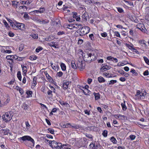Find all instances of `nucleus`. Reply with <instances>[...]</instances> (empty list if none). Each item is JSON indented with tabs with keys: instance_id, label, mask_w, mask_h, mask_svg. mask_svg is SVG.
<instances>
[{
	"instance_id": "f257e3e1",
	"label": "nucleus",
	"mask_w": 149,
	"mask_h": 149,
	"mask_svg": "<svg viewBox=\"0 0 149 149\" xmlns=\"http://www.w3.org/2000/svg\"><path fill=\"white\" fill-rule=\"evenodd\" d=\"M10 25L14 29H19L22 31H24L25 29V25L24 24L17 22L11 23Z\"/></svg>"
},
{
	"instance_id": "f03ea898",
	"label": "nucleus",
	"mask_w": 149,
	"mask_h": 149,
	"mask_svg": "<svg viewBox=\"0 0 149 149\" xmlns=\"http://www.w3.org/2000/svg\"><path fill=\"white\" fill-rule=\"evenodd\" d=\"M50 145L52 148H56L58 149H61L64 146V145H62L61 143H57L54 140L51 141V143H50Z\"/></svg>"
},
{
	"instance_id": "7ed1b4c3",
	"label": "nucleus",
	"mask_w": 149,
	"mask_h": 149,
	"mask_svg": "<svg viewBox=\"0 0 149 149\" xmlns=\"http://www.w3.org/2000/svg\"><path fill=\"white\" fill-rule=\"evenodd\" d=\"M87 56H88L85 57L84 56V58L88 62L94 61L97 58V56H95L94 54H92L91 53L88 54Z\"/></svg>"
},
{
	"instance_id": "20e7f679",
	"label": "nucleus",
	"mask_w": 149,
	"mask_h": 149,
	"mask_svg": "<svg viewBox=\"0 0 149 149\" xmlns=\"http://www.w3.org/2000/svg\"><path fill=\"white\" fill-rule=\"evenodd\" d=\"M90 28L87 26L82 27L79 30V34L81 36H83L85 35L89 32L90 31Z\"/></svg>"
},
{
	"instance_id": "39448f33",
	"label": "nucleus",
	"mask_w": 149,
	"mask_h": 149,
	"mask_svg": "<svg viewBox=\"0 0 149 149\" xmlns=\"http://www.w3.org/2000/svg\"><path fill=\"white\" fill-rule=\"evenodd\" d=\"M12 116L10 113L8 112L5 113L2 116V119L6 122L10 121L12 118Z\"/></svg>"
},
{
	"instance_id": "423d86ee",
	"label": "nucleus",
	"mask_w": 149,
	"mask_h": 149,
	"mask_svg": "<svg viewBox=\"0 0 149 149\" xmlns=\"http://www.w3.org/2000/svg\"><path fill=\"white\" fill-rule=\"evenodd\" d=\"M19 140H22L23 141L27 140L30 141L32 142L33 144V146H34L35 144V141L31 137L28 136H25L22 137H20L19 138Z\"/></svg>"
},
{
	"instance_id": "0eeeda50",
	"label": "nucleus",
	"mask_w": 149,
	"mask_h": 149,
	"mask_svg": "<svg viewBox=\"0 0 149 149\" xmlns=\"http://www.w3.org/2000/svg\"><path fill=\"white\" fill-rule=\"evenodd\" d=\"M146 95V92L144 91L143 92L141 93L140 91L138 90L136 92V96H137L138 98L140 99H143L145 97V96Z\"/></svg>"
},
{
	"instance_id": "6e6552de",
	"label": "nucleus",
	"mask_w": 149,
	"mask_h": 149,
	"mask_svg": "<svg viewBox=\"0 0 149 149\" xmlns=\"http://www.w3.org/2000/svg\"><path fill=\"white\" fill-rule=\"evenodd\" d=\"M77 68L80 70H82L85 68V63L84 61L79 60L77 63Z\"/></svg>"
},
{
	"instance_id": "1a4fd4ad",
	"label": "nucleus",
	"mask_w": 149,
	"mask_h": 149,
	"mask_svg": "<svg viewBox=\"0 0 149 149\" xmlns=\"http://www.w3.org/2000/svg\"><path fill=\"white\" fill-rule=\"evenodd\" d=\"M139 44L143 47V49H146L147 48L146 41L143 40H139Z\"/></svg>"
},
{
	"instance_id": "9d476101",
	"label": "nucleus",
	"mask_w": 149,
	"mask_h": 149,
	"mask_svg": "<svg viewBox=\"0 0 149 149\" xmlns=\"http://www.w3.org/2000/svg\"><path fill=\"white\" fill-rule=\"evenodd\" d=\"M6 58L7 60H12L13 59H15V60L17 59V57L16 56L8 55L6 56Z\"/></svg>"
},
{
	"instance_id": "9b49d317",
	"label": "nucleus",
	"mask_w": 149,
	"mask_h": 149,
	"mask_svg": "<svg viewBox=\"0 0 149 149\" xmlns=\"http://www.w3.org/2000/svg\"><path fill=\"white\" fill-rule=\"evenodd\" d=\"M10 99L8 97H7V98L6 99V100L4 102V99L2 100V103H1V107H3L5 105L7 104L8 102L10 101Z\"/></svg>"
},
{
	"instance_id": "f8f14e48",
	"label": "nucleus",
	"mask_w": 149,
	"mask_h": 149,
	"mask_svg": "<svg viewBox=\"0 0 149 149\" xmlns=\"http://www.w3.org/2000/svg\"><path fill=\"white\" fill-rule=\"evenodd\" d=\"M137 28L142 31H143L146 29L143 24H139L137 26Z\"/></svg>"
},
{
	"instance_id": "ddd939ff",
	"label": "nucleus",
	"mask_w": 149,
	"mask_h": 149,
	"mask_svg": "<svg viewBox=\"0 0 149 149\" xmlns=\"http://www.w3.org/2000/svg\"><path fill=\"white\" fill-rule=\"evenodd\" d=\"M102 65V68L101 69V70L102 72L109 69V66L107 65L103 64Z\"/></svg>"
},
{
	"instance_id": "4468645a",
	"label": "nucleus",
	"mask_w": 149,
	"mask_h": 149,
	"mask_svg": "<svg viewBox=\"0 0 149 149\" xmlns=\"http://www.w3.org/2000/svg\"><path fill=\"white\" fill-rule=\"evenodd\" d=\"M88 16V13L85 12L82 15L81 17L82 18L84 19V21H86L87 20V18Z\"/></svg>"
},
{
	"instance_id": "2eb2a0df",
	"label": "nucleus",
	"mask_w": 149,
	"mask_h": 149,
	"mask_svg": "<svg viewBox=\"0 0 149 149\" xmlns=\"http://www.w3.org/2000/svg\"><path fill=\"white\" fill-rule=\"evenodd\" d=\"M70 82L68 81L64 82L63 83V88L64 89H67L68 87Z\"/></svg>"
},
{
	"instance_id": "dca6fc26",
	"label": "nucleus",
	"mask_w": 149,
	"mask_h": 149,
	"mask_svg": "<svg viewBox=\"0 0 149 149\" xmlns=\"http://www.w3.org/2000/svg\"><path fill=\"white\" fill-rule=\"evenodd\" d=\"M83 92L86 95H89L90 94L91 91L88 89H85L82 90Z\"/></svg>"
},
{
	"instance_id": "f3484780",
	"label": "nucleus",
	"mask_w": 149,
	"mask_h": 149,
	"mask_svg": "<svg viewBox=\"0 0 149 149\" xmlns=\"http://www.w3.org/2000/svg\"><path fill=\"white\" fill-rule=\"evenodd\" d=\"M93 95H94L95 97V100H97L99 99L100 98V93H95L94 92L93 93Z\"/></svg>"
},
{
	"instance_id": "a211bd4d",
	"label": "nucleus",
	"mask_w": 149,
	"mask_h": 149,
	"mask_svg": "<svg viewBox=\"0 0 149 149\" xmlns=\"http://www.w3.org/2000/svg\"><path fill=\"white\" fill-rule=\"evenodd\" d=\"M49 21L47 19H41L40 21V23L42 24H45L49 23Z\"/></svg>"
},
{
	"instance_id": "6ab92c4d",
	"label": "nucleus",
	"mask_w": 149,
	"mask_h": 149,
	"mask_svg": "<svg viewBox=\"0 0 149 149\" xmlns=\"http://www.w3.org/2000/svg\"><path fill=\"white\" fill-rule=\"evenodd\" d=\"M74 26H75L74 28L76 29H79V30H78V31H79L82 27V25L80 24H74Z\"/></svg>"
},
{
	"instance_id": "aec40b11",
	"label": "nucleus",
	"mask_w": 149,
	"mask_h": 149,
	"mask_svg": "<svg viewBox=\"0 0 149 149\" xmlns=\"http://www.w3.org/2000/svg\"><path fill=\"white\" fill-rule=\"evenodd\" d=\"M21 67L22 69V71L24 74H25L27 71V68L24 65H22Z\"/></svg>"
},
{
	"instance_id": "412c9836",
	"label": "nucleus",
	"mask_w": 149,
	"mask_h": 149,
	"mask_svg": "<svg viewBox=\"0 0 149 149\" xmlns=\"http://www.w3.org/2000/svg\"><path fill=\"white\" fill-rule=\"evenodd\" d=\"M98 80L100 83H103L105 81L104 79L101 76L98 78Z\"/></svg>"
},
{
	"instance_id": "4be33fe9",
	"label": "nucleus",
	"mask_w": 149,
	"mask_h": 149,
	"mask_svg": "<svg viewBox=\"0 0 149 149\" xmlns=\"http://www.w3.org/2000/svg\"><path fill=\"white\" fill-rule=\"evenodd\" d=\"M74 24H71L67 25V28L70 29H74Z\"/></svg>"
},
{
	"instance_id": "5701e85b",
	"label": "nucleus",
	"mask_w": 149,
	"mask_h": 149,
	"mask_svg": "<svg viewBox=\"0 0 149 149\" xmlns=\"http://www.w3.org/2000/svg\"><path fill=\"white\" fill-rule=\"evenodd\" d=\"M44 73L47 77V80L50 81L52 79V77L49 76V75L47 73L46 71Z\"/></svg>"
},
{
	"instance_id": "b1692460",
	"label": "nucleus",
	"mask_w": 149,
	"mask_h": 149,
	"mask_svg": "<svg viewBox=\"0 0 149 149\" xmlns=\"http://www.w3.org/2000/svg\"><path fill=\"white\" fill-rule=\"evenodd\" d=\"M71 67L73 69H77V66H76V65L74 61H72L71 62Z\"/></svg>"
},
{
	"instance_id": "393cba45",
	"label": "nucleus",
	"mask_w": 149,
	"mask_h": 149,
	"mask_svg": "<svg viewBox=\"0 0 149 149\" xmlns=\"http://www.w3.org/2000/svg\"><path fill=\"white\" fill-rule=\"evenodd\" d=\"M22 108L25 110H26L28 109V105L25 103H23L22 105Z\"/></svg>"
},
{
	"instance_id": "a878e982",
	"label": "nucleus",
	"mask_w": 149,
	"mask_h": 149,
	"mask_svg": "<svg viewBox=\"0 0 149 149\" xmlns=\"http://www.w3.org/2000/svg\"><path fill=\"white\" fill-rule=\"evenodd\" d=\"M61 69L65 71L66 70V67L65 65L63 63H61Z\"/></svg>"
},
{
	"instance_id": "bb28decb",
	"label": "nucleus",
	"mask_w": 149,
	"mask_h": 149,
	"mask_svg": "<svg viewBox=\"0 0 149 149\" xmlns=\"http://www.w3.org/2000/svg\"><path fill=\"white\" fill-rule=\"evenodd\" d=\"M17 77H18V79H19V80H20V81H21V79H22V77H21V72L20 71H19L18 72L17 74Z\"/></svg>"
},
{
	"instance_id": "cd10ccee",
	"label": "nucleus",
	"mask_w": 149,
	"mask_h": 149,
	"mask_svg": "<svg viewBox=\"0 0 149 149\" xmlns=\"http://www.w3.org/2000/svg\"><path fill=\"white\" fill-rule=\"evenodd\" d=\"M125 102H124V103H122L121 105L123 109V110L125 111L127 109V107L125 104Z\"/></svg>"
},
{
	"instance_id": "c85d7f7f",
	"label": "nucleus",
	"mask_w": 149,
	"mask_h": 149,
	"mask_svg": "<svg viewBox=\"0 0 149 149\" xmlns=\"http://www.w3.org/2000/svg\"><path fill=\"white\" fill-rule=\"evenodd\" d=\"M110 140L113 143L116 144L117 142V141L116 139L114 137H112L110 139Z\"/></svg>"
},
{
	"instance_id": "c756f323",
	"label": "nucleus",
	"mask_w": 149,
	"mask_h": 149,
	"mask_svg": "<svg viewBox=\"0 0 149 149\" xmlns=\"http://www.w3.org/2000/svg\"><path fill=\"white\" fill-rule=\"evenodd\" d=\"M48 45L51 47H53L55 48H56V47L55 46V42H52L50 43H48Z\"/></svg>"
},
{
	"instance_id": "7c9ffc66",
	"label": "nucleus",
	"mask_w": 149,
	"mask_h": 149,
	"mask_svg": "<svg viewBox=\"0 0 149 149\" xmlns=\"http://www.w3.org/2000/svg\"><path fill=\"white\" fill-rule=\"evenodd\" d=\"M126 46L128 47L129 49L132 50L134 48V47H133V45L132 44H131V45H129L126 44Z\"/></svg>"
},
{
	"instance_id": "2f4dec72",
	"label": "nucleus",
	"mask_w": 149,
	"mask_h": 149,
	"mask_svg": "<svg viewBox=\"0 0 149 149\" xmlns=\"http://www.w3.org/2000/svg\"><path fill=\"white\" fill-rule=\"evenodd\" d=\"M104 75H105L107 77L109 78L111 77H112V74H110L107 72H105L104 73Z\"/></svg>"
},
{
	"instance_id": "473e14b6",
	"label": "nucleus",
	"mask_w": 149,
	"mask_h": 149,
	"mask_svg": "<svg viewBox=\"0 0 149 149\" xmlns=\"http://www.w3.org/2000/svg\"><path fill=\"white\" fill-rule=\"evenodd\" d=\"M30 36L34 39H37L38 38V34L33 33L30 35Z\"/></svg>"
},
{
	"instance_id": "72a5a7b5",
	"label": "nucleus",
	"mask_w": 149,
	"mask_h": 149,
	"mask_svg": "<svg viewBox=\"0 0 149 149\" xmlns=\"http://www.w3.org/2000/svg\"><path fill=\"white\" fill-rule=\"evenodd\" d=\"M1 133H3V134L4 135H6L8 134V132L5 129H1Z\"/></svg>"
},
{
	"instance_id": "f704fd0d",
	"label": "nucleus",
	"mask_w": 149,
	"mask_h": 149,
	"mask_svg": "<svg viewBox=\"0 0 149 149\" xmlns=\"http://www.w3.org/2000/svg\"><path fill=\"white\" fill-rule=\"evenodd\" d=\"M44 11L45 9L44 8H41L39 10H35V11L37 12H40V13H42Z\"/></svg>"
},
{
	"instance_id": "c9c22d12",
	"label": "nucleus",
	"mask_w": 149,
	"mask_h": 149,
	"mask_svg": "<svg viewBox=\"0 0 149 149\" xmlns=\"http://www.w3.org/2000/svg\"><path fill=\"white\" fill-rule=\"evenodd\" d=\"M116 80H112L109 81L108 84L109 85H112L116 83Z\"/></svg>"
},
{
	"instance_id": "e433bc0d",
	"label": "nucleus",
	"mask_w": 149,
	"mask_h": 149,
	"mask_svg": "<svg viewBox=\"0 0 149 149\" xmlns=\"http://www.w3.org/2000/svg\"><path fill=\"white\" fill-rule=\"evenodd\" d=\"M3 23H4V25L5 27L8 29L9 27V26L8 25V23L5 20H3Z\"/></svg>"
},
{
	"instance_id": "4c0bfd02",
	"label": "nucleus",
	"mask_w": 149,
	"mask_h": 149,
	"mask_svg": "<svg viewBox=\"0 0 149 149\" xmlns=\"http://www.w3.org/2000/svg\"><path fill=\"white\" fill-rule=\"evenodd\" d=\"M130 72H132L134 75L135 76H136L138 74L137 72L134 69H131L130 71Z\"/></svg>"
},
{
	"instance_id": "58836bf2",
	"label": "nucleus",
	"mask_w": 149,
	"mask_h": 149,
	"mask_svg": "<svg viewBox=\"0 0 149 149\" xmlns=\"http://www.w3.org/2000/svg\"><path fill=\"white\" fill-rule=\"evenodd\" d=\"M103 136L104 137H106L107 135V131L106 130H104L102 133Z\"/></svg>"
},
{
	"instance_id": "ea45409f",
	"label": "nucleus",
	"mask_w": 149,
	"mask_h": 149,
	"mask_svg": "<svg viewBox=\"0 0 149 149\" xmlns=\"http://www.w3.org/2000/svg\"><path fill=\"white\" fill-rule=\"evenodd\" d=\"M90 146H91L90 147H92V149H93L97 148V147L98 146L97 145L95 146L94 144H93V143H91Z\"/></svg>"
},
{
	"instance_id": "a19ab883",
	"label": "nucleus",
	"mask_w": 149,
	"mask_h": 149,
	"mask_svg": "<svg viewBox=\"0 0 149 149\" xmlns=\"http://www.w3.org/2000/svg\"><path fill=\"white\" fill-rule=\"evenodd\" d=\"M143 59L146 63L148 65H149V60L146 57H143Z\"/></svg>"
},
{
	"instance_id": "79ce46f5",
	"label": "nucleus",
	"mask_w": 149,
	"mask_h": 149,
	"mask_svg": "<svg viewBox=\"0 0 149 149\" xmlns=\"http://www.w3.org/2000/svg\"><path fill=\"white\" fill-rule=\"evenodd\" d=\"M42 49V48L41 47H39L36 49V51L38 53Z\"/></svg>"
},
{
	"instance_id": "37998d69",
	"label": "nucleus",
	"mask_w": 149,
	"mask_h": 149,
	"mask_svg": "<svg viewBox=\"0 0 149 149\" xmlns=\"http://www.w3.org/2000/svg\"><path fill=\"white\" fill-rule=\"evenodd\" d=\"M37 57L36 56H31L30 57V59L32 61L35 60L36 59Z\"/></svg>"
},
{
	"instance_id": "c03bdc74",
	"label": "nucleus",
	"mask_w": 149,
	"mask_h": 149,
	"mask_svg": "<svg viewBox=\"0 0 149 149\" xmlns=\"http://www.w3.org/2000/svg\"><path fill=\"white\" fill-rule=\"evenodd\" d=\"M24 17L25 19H29V15H28V14L26 13H25V14L24 16Z\"/></svg>"
},
{
	"instance_id": "a18cd8bd",
	"label": "nucleus",
	"mask_w": 149,
	"mask_h": 149,
	"mask_svg": "<svg viewBox=\"0 0 149 149\" xmlns=\"http://www.w3.org/2000/svg\"><path fill=\"white\" fill-rule=\"evenodd\" d=\"M114 116H117V118L119 119H122V117H125V116H123L119 114H118L117 115H115Z\"/></svg>"
},
{
	"instance_id": "49530a36",
	"label": "nucleus",
	"mask_w": 149,
	"mask_h": 149,
	"mask_svg": "<svg viewBox=\"0 0 149 149\" xmlns=\"http://www.w3.org/2000/svg\"><path fill=\"white\" fill-rule=\"evenodd\" d=\"M129 137L130 139L132 140H134L136 137V136L133 135H131Z\"/></svg>"
},
{
	"instance_id": "de8ad7c7",
	"label": "nucleus",
	"mask_w": 149,
	"mask_h": 149,
	"mask_svg": "<svg viewBox=\"0 0 149 149\" xmlns=\"http://www.w3.org/2000/svg\"><path fill=\"white\" fill-rule=\"evenodd\" d=\"M124 1L127 3V4L130 5V6H134L133 3L132 2H130L126 0H124Z\"/></svg>"
},
{
	"instance_id": "09e8293b",
	"label": "nucleus",
	"mask_w": 149,
	"mask_h": 149,
	"mask_svg": "<svg viewBox=\"0 0 149 149\" xmlns=\"http://www.w3.org/2000/svg\"><path fill=\"white\" fill-rule=\"evenodd\" d=\"M63 73L61 72H59L57 73L56 75L58 77H61L62 76Z\"/></svg>"
},
{
	"instance_id": "8fccbe9b",
	"label": "nucleus",
	"mask_w": 149,
	"mask_h": 149,
	"mask_svg": "<svg viewBox=\"0 0 149 149\" xmlns=\"http://www.w3.org/2000/svg\"><path fill=\"white\" fill-rule=\"evenodd\" d=\"M8 35L10 37H13L14 36V33L11 31L9 32Z\"/></svg>"
},
{
	"instance_id": "3c124183",
	"label": "nucleus",
	"mask_w": 149,
	"mask_h": 149,
	"mask_svg": "<svg viewBox=\"0 0 149 149\" xmlns=\"http://www.w3.org/2000/svg\"><path fill=\"white\" fill-rule=\"evenodd\" d=\"M48 130L52 134H53L54 133V130L53 129L49 128L48 129Z\"/></svg>"
},
{
	"instance_id": "603ef678",
	"label": "nucleus",
	"mask_w": 149,
	"mask_h": 149,
	"mask_svg": "<svg viewBox=\"0 0 149 149\" xmlns=\"http://www.w3.org/2000/svg\"><path fill=\"white\" fill-rule=\"evenodd\" d=\"M84 1L87 4H89L91 3L92 2V1L91 0H84Z\"/></svg>"
},
{
	"instance_id": "864d4df0",
	"label": "nucleus",
	"mask_w": 149,
	"mask_h": 149,
	"mask_svg": "<svg viewBox=\"0 0 149 149\" xmlns=\"http://www.w3.org/2000/svg\"><path fill=\"white\" fill-rule=\"evenodd\" d=\"M117 10L120 13H122L124 11L123 10L122 8H118Z\"/></svg>"
},
{
	"instance_id": "5fc2aeb1",
	"label": "nucleus",
	"mask_w": 149,
	"mask_h": 149,
	"mask_svg": "<svg viewBox=\"0 0 149 149\" xmlns=\"http://www.w3.org/2000/svg\"><path fill=\"white\" fill-rule=\"evenodd\" d=\"M65 34V32L63 31H61L58 32L57 33L58 35H61Z\"/></svg>"
},
{
	"instance_id": "6e6d98bb",
	"label": "nucleus",
	"mask_w": 149,
	"mask_h": 149,
	"mask_svg": "<svg viewBox=\"0 0 149 149\" xmlns=\"http://www.w3.org/2000/svg\"><path fill=\"white\" fill-rule=\"evenodd\" d=\"M72 16H73V17L74 18H76L77 17V13H76V12H73L72 13Z\"/></svg>"
},
{
	"instance_id": "4d7b16f0",
	"label": "nucleus",
	"mask_w": 149,
	"mask_h": 149,
	"mask_svg": "<svg viewBox=\"0 0 149 149\" xmlns=\"http://www.w3.org/2000/svg\"><path fill=\"white\" fill-rule=\"evenodd\" d=\"M143 74L144 76H148L149 75V72L148 70H146L143 72Z\"/></svg>"
},
{
	"instance_id": "13d9d810",
	"label": "nucleus",
	"mask_w": 149,
	"mask_h": 149,
	"mask_svg": "<svg viewBox=\"0 0 149 149\" xmlns=\"http://www.w3.org/2000/svg\"><path fill=\"white\" fill-rule=\"evenodd\" d=\"M101 36L103 37H105L107 36V34L106 32H104L101 33Z\"/></svg>"
},
{
	"instance_id": "bf43d9fd",
	"label": "nucleus",
	"mask_w": 149,
	"mask_h": 149,
	"mask_svg": "<svg viewBox=\"0 0 149 149\" xmlns=\"http://www.w3.org/2000/svg\"><path fill=\"white\" fill-rule=\"evenodd\" d=\"M23 48V46L22 45H20L19 48V49L20 51H21Z\"/></svg>"
},
{
	"instance_id": "052dcab7",
	"label": "nucleus",
	"mask_w": 149,
	"mask_h": 149,
	"mask_svg": "<svg viewBox=\"0 0 149 149\" xmlns=\"http://www.w3.org/2000/svg\"><path fill=\"white\" fill-rule=\"evenodd\" d=\"M89 37L91 40L94 39V35L93 34H91L89 35Z\"/></svg>"
},
{
	"instance_id": "680f3d73",
	"label": "nucleus",
	"mask_w": 149,
	"mask_h": 149,
	"mask_svg": "<svg viewBox=\"0 0 149 149\" xmlns=\"http://www.w3.org/2000/svg\"><path fill=\"white\" fill-rule=\"evenodd\" d=\"M52 68L55 70H58V65L54 66H52Z\"/></svg>"
},
{
	"instance_id": "e2e57ef3",
	"label": "nucleus",
	"mask_w": 149,
	"mask_h": 149,
	"mask_svg": "<svg viewBox=\"0 0 149 149\" xmlns=\"http://www.w3.org/2000/svg\"><path fill=\"white\" fill-rule=\"evenodd\" d=\"M52 91L51 90H49L47 91V94L49 95L52 96Z\"/></svg>"
},
{
	"instance_id": "0e129e2a",
	"label": "nucleus",
	"mask_w": 149,
	"mask_h": 149,
	"mask_svg": "<svg viewBox=\"0 0 149 149\" xmlns=\"http://www.w3.org/2000/svg\"><path fill=\"white\" fill-rule=\"evenodd\" d=\"M114 34L116 35V36L117 37H120V34L119 32L117 31L115 32H114Z\"/></svg>"
},
{
	"instance_id": "69168bd1",
	"label": "nucleus",
	"mask_w": 149,
	"mask_h": 149,
	"mask_svg": "<svg viewBox=\"0 0 149 149\" xmlns=\"http://www.w3.org/2000/svg\"><path fill=\"white\" fill-rule=\"evenodd\" d=\"M25 124L26 125V126L27 128H29L30 127V125H29V123L28 121H26L25 122Z\"/></svg>"
},
{
	"instance_id": "338daca9",
	"label": "nucleus",
	"mask_w": 149,
	"mask_h": 149,
	"mask_svg": "<svg viewBox=\"0 0 149 149\" xmlns=\"http://www.w3.org/2000/svg\"><path fill=\"white\" fill-rule=\"evenodd\" d=\"M119 80L120 81L123 82L125 81L126 80L125 79L124 77H121L120 78Z\"/></svg>"
},
{
	"instance_id": "774afa93",
	"label": "nucleus",
	"mask_w": 149,
	"mask_h": 149,
	"mask_svg": "<svg viewBox=\"0 0 149 149\" xmlns=\"http://www.w3.org/2000/svg\"><path fill=\"white\" fill-rule=\"evenodd\" d=\"M145 18L146 20L149 21V14L146 15Z\"/></svg>"
}]
</instances>
